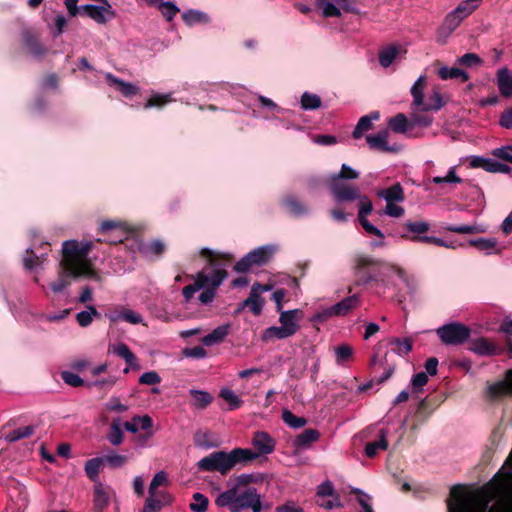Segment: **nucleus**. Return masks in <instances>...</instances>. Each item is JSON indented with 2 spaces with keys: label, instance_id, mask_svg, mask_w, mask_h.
Here are the masks:
<instances>
[{
  "label": "nucleus",
  "instance_id": "36",
  "mask_svg": "<svg viewBox=\"0 0 512 512\" xmlns=\"http://www.w3.org/2000/svg\"><path fill=\"white\" fill-rule=\"evenodd\" d=\"M293 336L291 331L286 327L280 326H272L264 330L263 332V340L269 341L272 339H285Z\"/></svg>",
  "mask_w": 512,
  "mask_h": 512
},
{
  "label": "nucleus",
  "instance_id": "63",
  "mask_svg": "<svg viewBox=\"0 0 512 512\" xmlns=\"http://www.w3.org/2000/svg\"><path fill=\"white\" fill-rule=\"evenodd\" d=\"M351 493L358 496V502L362 507L363 512H374L372 506L369 503L371 497L368 494L364 493L358 488L353 489Z\"/></svg>",
  "mask_w": 512,
  "mask_h": 512
},
{
  "label": "nucleus",
  "instance_id": "38",
  "mask_svg": "<svg viewBox=\"0 0 512 512\" xmlns=\"http://www.w3.org/2000/svg\"><path fill=\"white\" fill-rule=\"evenodd\" d=\"M301 108L304 111L319 109L322 105L321 98L317 94L304 92L300 100Z\"/></svg>",
  "mask_w": 512,
  "mask_h": 512
},
{
  "label": "nucleus",
  "instance_id": "14",
  "mask_svg": "<svg viewBox=\"0 0 512 512\" xmlns=\"http://www.w3.org/2000/svg\"><path fill=\"white\" fill-rule=\"evenodd\" d=\"M265 300L257 293V287L251 288L248 297L236 309V313H240L244 308H248L254 315L261 314Z\"/></svg>",
  "mask_w": 512,
  "mask_h": 512
},
{
  "label": "nucleus",
  "instance_id": "46",
  "mask_svg": "<svg viewBox=\"0 0 512 512\" xmlns=\"http://www.w3.org/2000/svg\"><path fill=\"white\" fill-rule=\"evenodd\" d=\"M219 396L229 404L230 410L238 409L243 401L229 388H222Z\"/></svg>",
  "mask_w": 512,
  "mask_h": 512
},
{
  "label": "nucleus",
  "instance_id": "33",
  "mask_svg": "<svg viewBox=\"0 0 512 512\" xmlns=\"http://www.w3.org/2000/svg\"><path fill=\"white\" fill-rule=\"evenodd\" d=\"M438 75L442 80L460 79L462 82L469 80V75L466 71L457 67L443 66L438 70Z\"/></svg>",
  "mask_w": 512,
  "mask_h": 512
},
{
  "label": "nucleus",
  "instance_id": "3",
  "mask_svg": "<svg viewBox=\"0 0 512 512\" xmlns=\"http://www.w3.org/2000/svg\"><path fill=\"white\" fill-rule=\"evenodd\" d=\"M219 507H227L230 512H242L251 508L253 512H261V495L254 487H232L221 494L215 500Z\"/></svg>",
  "mask_w": 512,
  "mask_h": 512
},
{
  "label": "nucleus",
  "instance_id": "19",
  "mask_svg": "<svg viewBox=\"0 0 512 512\" xmlns=\"http://www.w3.org/2000/svg\"><path fill=\"white\" fill-rule=\"evenodd\" d=\"M302 315V312L298 309L281 311L279 322L283 327H286L294 335L300 328L298 323V317Z\"/></svg>",
  "mask_w": 512,
  "mask_h": 512
},
{
  "label": "nucleus",
  "instance_id": "64",
  "mask_svg": "<svg viewBox=\"0 0 512 512\" xmlns=\"http://www.w3.org/2000/svg\"><path fill=\"white\" fill-rule=\"evenodd\" d=\"M492 155L506 162L512 163V146H502L492 150Z\"/></svg>",
  "mask_w": 512,
  "mask_h": 512
},
{
  "label": "nucleus",
  "instance_id": "31",
  "mask_svg": "<svg viewBox=\"0 0 512 512\" xmlns=\"http://www.w3.org/2000/svg\"><path fill=\"white\" fill-rule=\"evenodd\" d=\"M103 464H104V459L102 457L91 458L85 462V466H84L85 473H86L87 477L94 483H100L99 471H100V467Z\"/></svg>",
  "mask_w": 512,
  "mask_h": 512
},
{
  "label": "nucleus",
  "instance_id": "54",
  "mask_svg": "<svg viewBox=\"0 0 512 512\" xmlns=\"http://www.w3.org/2000/svg\"><path fill=\"white\" fill-rule=\"evenodd\" d=\"M359 177V172L353 169L347 164H342L340 171L337 174H333L330 178H337L343 180H354Z\"/></svg>",
  "mask_w": 512,
  "mask_h": 512
},
{
  "label": "nucleus",
  "instance_id": "56",
  "mask_svg": "<svg viewBox=\"0 0 512 512\" xmlns=\"http://www.w3.org/2000/svg\"><path fill=\"white\" fill-rule=\"evenodd\" d=\"M158 8L161 11L163 17L167 21H171L176 16V14L179 12V8L174 3L170 2V1H167V2L162 1L158 5Z\"/></svg>",
  "mask_w": 512,
  "mask_h": 512
},
{
  "label": "nucleus",
  "instance_id": "43",
  "mask_svg": "<svg viewBox=\"0 0 512 512\" xmlns=\"http://www.w3.org/2000/svg\"><path fill=\"white\" fill-rule=\"evenodd\" d=\"M284 205L294 216H303L308 213V209L305 207V205L298 201L294 196L285 197Z\"/></svg>",
  "mask_w": 512,
  "mask_h": 512
},
{
  "label": "nucleus",
  "instance_id": "40",
  "mask_svg": "<svg viewBox=\"0 0 512 512\" xmlns=\"http://www.w3.org/2000/svg\"><path fill=\"white\" fill-rule=\"evenodd\" d=\"M316 6L322 10V15L325 18L341 16L340 8L334 1L316 0Z\"/></svg>",
  "mask_w": 512,
  "mask_h": 512
},
{
  "label": "nucleus",
  "instance_id": "16",
  "mask_svg": "<svg viewBox=\"0 0 512 512\" xmlns=\"http://www.w3.org/2000/svg\"><path fill=\"white\" fill-rule=\"evenodd\" d=\"M497 86L503 97H512V71L506 67L497 72Z\"/></svg>",
  "mask_w": 512,
  "mask_h": 512
},
{
  "label": "nucleus",
  "instance_id": "44",
  "mask_svg": "<svg viewBox=\"0 0 512 512\" xmlns=\"http://www.w3.org/2000/svg\"><path fill=\"white\" fill-rule=\"evenodd\" d=\"M391 345H395L396 347L393 349V352L397 355L403 356L408 355L413 348V341L410 338H393L390 341Z\"/></svg>",
  "mask_w": 512,
  "mask_h": 512
},
{
  "label": "nucleus",
  "instance_id": "10",
  "mask_svg": "<svg viewBox=\"0 0 512 512\" xmlns=\"http://www.w3.org/2000/svg\"><path fill=\"white\" fill-rule=\"evenodd\" d=\"M81 13L86 14L99 24H104L109 19L115 17V12L112 10L111 4H107V7L94 4H85L81 6Z\"/></svg>",
  "mask_w": 512,
  "mask_h": 512
},
{
  "label": "nucleus",
  "instance_id": "39",
  "mask_svg": "<svg viewBox=\"0 0 512 512\" xmlns=\"http://www.w3.org/2000/svg\"><path fill=\"white\" fill-rule=\"evenodd\" d=\"M480 1L481 0H464L453 10L464 20L478 8Z\"/></svg>",
  "mask_w": 512,
  "mask_h": 512
},
{
  "label": "nucleus",
  "instance_id": "24",
  "mask_svg": "<svg viewBox=\"0 0 512 512\" xmlns=\"http://www.w3.org/2000/svg\"><path fill=\"white\" fill-rule=\"evenodd\" d=\"M112 353L120 358H123L126 364L132 369H139V364L135 354L125 343H119L111 348Z\"/></svg>",
  "mask_w": 512,
  "mask_h": 512
},
{
  "label": "nucleus",
  "instance_id": "11",
  "mask_svg": "<svg viewBox=\"0 0 512 512\" xmlns=\"http://www.w3.org/2000/svg\"><path fill=\"white\" fill-rule=\"evenodd\" d=\"M462 21L463 20L458 16L457 13H455L454 10L449 12L445 16L441 26L438 28L437 41L442 44L445 43L446 39L460 26Z\"/></svg>",
  "mask_w": 512,
  "mask_h": 512
},
{
  "label": "nucleus",
  "instance_id": "30",
  "mask_svg": "<svg viewBox=\"0 0 512 512\" xmlns=\"http://www.w3.org/2000/svg\"><path fill=\"white\" fill-rule=\"evenodd\" d=\"M189 393L193 398L191 406L196 409H205L212 403L213 396L207 391L191 389Z\"/></svg>",
  "mask_w": 512,
  "mask_h": 512
},
{
  "label": "nucleus",
  "instance_id": "26",
  "mask_svg": "<svg viewBox=\"0 0 512 512\" xmlns=\"http://www.w3.org/2000/svg\"><path fill=\"white\" fill-rule=\"evenodd\" d=\"M380 118V114L378 111H373L369 115L362 116L355 129L353 130L352 136L355 139H359L362 135L372 128V121L378 120Z\"/></svg>",
  "mask_w": 512,
  "mask_h": 512
},
{
  "label": "nucleus",
  "instance_id": "6",
  "mask_svg": "<svg viewBox=\"0 0 512 512\" xmlns=\"http://www.w3.org/2000/svg\"><path fill=\"white\" fill-rule=\"evenodd\" d=\"M436 333L445 345L459 346L470 338L471 330L459 322H450L437 328Z\"/></svg>",
  "mask_w": 512,
  "mask_h": 512
},
{
  "label": "nucleus",
  "instance_id": "22",
  "mask_svg": "<svg viewBox=\"0 0 512 512\" xmlns=\"http://www.w3.org/2000/svg\"><path fill=\"white\" fill-rule=\"evenodd\" d=\"M110 495L108 489L100 482L94 485L93 504L96 512H102L109 504Z\"/></svg>",
  "mask_w": 512,
  "mask_h": 512
},
{
  "label": "nucleus",
  "instance_id": "61",
  "mask_svg": "<svg viewBox=\"0 0 512 512\" xmlns=\"http://www.w3.org/2000/svg\"><path fill=\"white\" fill-rule=\"evenodd\" d=\"M167 475L164 471H159L157 472L150 485H149V494L151 496H155L156 495V489L159 487V486H162V485H165L167 483Z\"/></svg>",
  "mask_w": 512,
  "mask_h": 512
},
{
  "label": "nucleus",
  "instance_id": "50",
  "mask_svg": "<svg viewBox=\"0 0 512 512\" xmlns=\"http://www.w3.org/2000/svg\"><path fill=\"white\" fill-rule=\"evenodd\" d=\"M171 101H172V99H171L170 93H167V94L154 93L151 95V97L146 102L144 107L146 109L152 108V107H162Z\"/></svg>",
  "mask_w": 512,
  "mask_h": 512
},
{
  "label": "nucleus",
  "instance_id": "57",
  "mask_svg": "<svg viewBox=\"0 0 512 512\" xmlns=\"http://www.w3.org/2000/svg\"><path fill=\"white\" fill-rule=\"evenodd\" d=\"M102 458L104 459V463H107L111 468H121L128 460L126 455H120L116 453L108 454Z\"/></svg>",
  "mask_w": 512,
  "mask_h": 512
},
{
  "label": "nucleus",
  "instance_id": "5",
  "mask_svg": "<svg viewBox=\"0 0 512 512\" xmlns=\"http://www.w3.org/2000/svg\"><path fill=\"white\" fill-rule=\"evenodd\" d=\"M425 81V76H420L411 87L410 92L413 97L411 110H423L424 112L438 111L443 106L442 97L438 92H435L425 100L423 93Z\"/></svg>",
  "mask_w": 512,
  "mask_h": 512
},
{
  "label": "nucleus",
  "instance_id": "47",
  "mask_svg": "<svg viewBox=\"0 0 512 512\" xmlns=\"http://www.w3.org/2000/svg\"><path fill=\"white\" fill-rule=\"evenodd\" d=\"M420 112H424L423 110H412L411 113V128L413 129L415 126L420 127H429L433 123V117L429 115L421 114Z\"/></svg>",
  "mask_w": 512,
  "mask_h": 512
},
{
  "label": "nucleus",
  "instance_id": "42",
  "mask_svg": "<svg viewBox=\"0 0 512 512\" xmlns=\"http://www.w3.org/2000/svg\"><path fill=\"white\" fill-rule=\"evenodd\" d=\"M399 54V48L396 45L389 46L379 53V63L382 67H389L397 55Z\"/></svg>",
  "mask_w": 512,
  "mask_h": 512
},
{
  "label": "nucleus",
  "instance_id": "8",
  "mask_svg": "<svg viewBox=\"0 0 512 512\" xmlns=\"http://www.w3.org/2000/svg\"><path fill=\"white\" fill-rule=\"evenodd\" d=\"M329 186L337 203L353 202L360 198V189L354 184L346 183L337 178H330Z\"/></svg>",
  "mask_w": 512,
  "mask_h": 512
},
{
  "label": "nucleus",
  "instance_id": "12",
  "mask_svg": "<svg viewBox=\"0 0 512 512\" xmlns=\"http://www.w3.org/2000/svg\"><path fill=\"white\" fill-rule=\"evenodd\" d=\"M93 241L83 240H67L62 244V256H87L92 250Z\"/></svg>",
  "mask_w": 512,
  "mask_h": 512
},
{
  "label": "nucleus",
  "instance_id": "1",
  "mask_svg": "<svg viewBox=\"0 0 512 512\" xmlns=\"http://www.w3.org/2000/svg\"><path fill=\"white\" fill-rule=\"evenodd\" d=\"M101 237L97 242H107L116 248V251L109 253H121L135 255L142 252V243L135 237L130 236L127 226L123 222L106 220L100 225Z\"/></svg>",
  "mask_w": 512,
  "mask_h": 512
},
{
  "label": "nucleus",
  "instance_id": "2",
  "mask_svg": "<svg viewBox=\"0 0 512 512\" xmlns=\"http://www.w3.org/2000/svg\"><path fill=\"white\" fill-rule=\"evenodd\" d=\"M252 449L235 448L230 452L215 451L198 461L200 471L219 472L226 475L237 464H245L254 460Z\"/></svg>",
  "mask_w": 512,
  "mask_h": 512
},
{
  "label": "nucleus",
  "instance_id": "4",
  "mask_svg": "<svg viewBox=\"0 0 512 512\" xmlns=\"http://www.w3.org/2000/svg\"><path fill=\"white\" fill-rule=\"evenodd\" d=\"M60 268L59 278L50 284V288L55 293L63 291L69 285L66 277L78 278L94 275L92 264L88 258H62Z\"/></svg>",
  "mask_w": 512,
  "mask_h": 512
},
{
  "label": "nucleus",
  "instance_id": "53",
  "mask_svg": "<svg viewBox=\"0 0 512 512\" xmlns=\"http://www.w3.org/2000/svg\"><path fill=\"white\" fill-rule=\"evenodd\" d=\"M205 287V279H201L198 275V278L194 284L187 285L182 290V295L185 299V301H190L194 294L199 291L200 289H203Z\"/></svg>",
  "mask_w": 512,
  "mask_h": 512
},
{
  "label": "nucleus",
  "instance_id": "41",
  "mask_svg": "<svg viewBox=\"0 0 512 512\" xmlns=\"http://www.w3.org/2000/svg\"><path fill=\"white\" fill-rule=\"evenodd\" d=\"M182 19L189 26H192L200 22L208 23L210 20L209 16L206 13L193 9L185 11L182 14Z\"/></svg>",
  "mask_w": 512,
  "mask_h": 512
},
{
  "label": "nucleus",
  "instance_id": "29",
  "mask_svg": "<svg viewBox=\"0 0 512 512\" xmlns=\"http://www.w3.org/2000/svg\"><path fill=\"white\" fill-rule=\"evenodd\" d=\"M388 430L381 429L380 430V438L374 442H368L365 446V454L369 458H373L376 456L379 450H386L388 448L387 441Z\"/></svg>",
  "mask_w": 512,
  "mask_h": 512
},
{
  "label": "nucleus",
  "instance_id": "37",
  "mask_svg": "<svg viewBox=\"0 0 512 512\" xmlns=\"http://www.w3.org/2000/svg\"><path fill=\"white\" fill-rule=\"evenodd\" d=\"M34 432H35L34 425L19 427L17 429L10 431L8 434H6L5 440L8 442H16L18 440L31 437L34 434Z\"/></svg>",
  "mask_w": 512,
  "mask_h": 512
},
{
  "label": "nucleus",
  "instance_id": "18",
  "mask_svg": "<svg viewBox=\"0 0 512 512\" xmlns=\"http://www.w3.org/2000/svg\"><path fill=\"white\" fill-rule=\"evenodd\" d=\"M376 195L388 202H403L405 199L404 190L400 183H395L392 186L378 190Z\"/></svg>",
  "mask_w": 512,
  "mask_h": 512
},
{
  "label": "nucleus",
  "instance_id": "13",
  "mask_svg": "<svg viewBox=\"0 0 512 512\" xmlns=\"http://www.w3.org/2000/svg\"><path fill=\"white\" fill-rule=\"evenodd\" d=\"M512 394V370H508L505 379L496 382L487 388V395L490 399H498Z\"/></svg>",
  "mask_w": 512,
  "mask_h": 512
},
{
  "label": "nucleus",
  "instance_id": "55",
  "mask_svg": "<svg viewBox=\"0 0 512 512\" xmlns=\"http://www.w3.org/2000/svg\"><path fill=\"white\" fill-rule=\"evenodd\" d=\"M359 200V212H358V220H362L367 218V215L373 211L372 201L365 195L360 194Z\"/></svg>",
  "mask_w": 512,
  "mask_h": 512
},
{
  "label": "nucleus",
  "instance_id": "51",
  "mask_svg": "<svg viewBox=\"0 0 512 512\" xmlns=\"http://www.w3.org/2000/svg\"><path fill=\"white\" fill-rule=\"evenodd\" d=\"M279 252V247L276 244H267L260 247H257L248 253H246L244 256H272Z\"/></svg>",
  "mask_w": 512,
  "mask_h": 512
},
{
  "label": "nucleus",
  "instance_id": "34",
  "mask_svg": "<svg viewBox=\"0 0 512 512\" xmlns=\"http://www.w3.org/2000/svg\"><path fill=\"white\" fill-rule=\"evenodd\" d=\"M122 423L121 419L115 418L112 420L110 425V431L107 435V440L113 445L118 446L123 442L124 439V433L122 431Z\"/></svg>",
  "mask_w": 512,
  "mask_h": 512
},
{
  "label": "nucleus",
  "instance_id": "32",
  "mask_svg": "<svg viewBox=\"0 0 512 512\" xmlns=\"http://www.w3.org/2000/svg\"><path fill=\"white\" fill-rule=\"evenodd\" d=\"M388 125L395 133L404 134L408 130L412 129L410 120H408L406 115L403 113H398L394 117L390 118Z\"/></svg>",
  "mask_w": 512,
  "mask_h": 512
},
{
  "label": "nucleus",
  "instance_id": "60",
  "mask_svg": "<svg viewBox=\"0 0 512 512\" xmlns=\"http://www.w3.org/2000/svg\"><path fill=\"white\" fill-rule=\"evenodd\" d=\"M446 230L459 234H474L481 230L478 225H448L445 227Z\"/></svg>",
  "mask_w": 512,
  "mask_h": 512
},
{
  "label": "nucleus",
  "instance_id": "7",
  "mask_svg": "<svg viewBox=\"0 0 512 512\" xmlns=\"http://www.w3.org/2000/svg\"><path fill=\"white\" fill-rule=\"evenodd\" d=\"M450 495L457 503L448 501V512H487L488 501L468 502L463 499L460 485L453 486Z\"/></svg>",
  "mask_w": 512,
  "mask_h": 512
},
{
  "label": "nucleus",
  "instance_id": "48",
  "mask_svg": "<svg viewBox=\"0 0 512 512\" xmlns=\"http://www.w3.org/2000/svg\"><path fill=\"white\" fill-rule=\"evenodd\" d=\"M282 419L284 423L291 428H302L307 423V420L304 417H298L288 409L283 410Z\"/></svg>",
  "mask_w": 512,
  "mask_h": 512
},
{
  "label": "nucleus",
  "instance_id": "23",
  "mask_svg": "<svg viewBox=\"0 0 512 512\" xmlns=\"http://www.w3.org/2000/svg\"><path fill=\"white\" fill-rule=\"evenodd\" d=\"M229 328V324L216 327L211 333L202 338V344L205 346H213L222 343L229 334Z\"/></svg>",
  "mask_w": 512,
  "mask_h": 512
},
{
  "label": "nucleus",
  "instance_id": "20",
  "mask_svg": "<svg viewBox=\"0 0 512 512\" xmlns=\"http://www.w3.org/2000/svg\"><path fill=\"white\" fill-rule=\"evenodd\" d=\"M378 276L381 281L386 283L395 284V278H399L406 284H409L405 272L399 267L383 266L380 268Z\"/></svg>",
  "mask_w": 512,
  "mask_h": 512
},
{
  "label": "nucleus",
  "instance_id": "25",
  "mask_svg": "<svg viewBox=\"0 0 512 512\" xmlns=\"http://www.w3.org/2000/svg\"><path fill=\"white\" fill-rule=\"evenodd\" d=\"M470 350L481 356H490L497 354V348L486 338L480 337L471 342Z\"/></svg>",
  "mask_w": 512,
  "mask_h": 512
},
{
  "label": "nucleus",
  "instance_id": "9",
  "mask_svg": "<svg viewBox=\"0 0 512 512\" xmlns=\"http://www.w3.org/2000/svg\"><path fill=\"white\" fill-rule=\"evenodd\" d=\"M251 443L255 449L252 450V453L256 455L254 460L261 455L272 453L275 449V440L267 432L264 431L255 432Z\"/></svg>",
  "mask_w": 512,
  "mask_h": 512
},
{
  "label": "nucleus",
  "instance_id": "17",
  "mask_svg": "<svg viewBox=\"0 0 512 512\" xmlns=\"http://www.w3.org/2000/svg\"><path fill=\"white\" fill-rule=\"evenodd\" d=\"M388 131L383 130L378 132L377 134H371L366 136V141L369 144L370 148L379 150L382 152H394L396 149L390 147L387 142Z\"/></svg>",
  "mask_w": 512,
  "mask_h": 512
},
{
  "label": "nucleus",
  "instance_id": "52",
  "mask_svg": "<svg viewBox=\"0 0 512 512\" xmlns=\"http://www.w3.org/2000/svg\"><path fill=\"white\" fill-rule=\"evenodd\" d=\"M353 355V348L348 344H341L335 348L336 362L339 365L344 364Z\"/></svg>",
  "mask_w": 512,
  "mask_h": 512
},
{
  "label": "nucleus",
  "instance_id": "45",
  "mask_svg": "<svg viewBox=\"0 0 512 512\" xmlns=\"http://www.w3.org/2000/svg\"><path fill=\"white\" fill-rule=\"evenodd\" d=\"M209 505V499L200 492H195L192 495V502L189 508L192 512H206Z\"/></svg>",
  "mask_w": 512,
  "mask_h": 512
},
{
  "label": "nucleus",
  "instance_id": "49",
  "mask_svg": "<svg viewBox=\"0 0 512 512\" xmlns=\"http://www.w3.org/2000/svg\"><path fill=\"white\" fill-rule=\"evenodd\" d=\"M431 181L439 185L442 183L460 184L463 180L456 174V167H451L445 176H435Z\"/></svg>",
  "mask_w": 512,
  "mask_h": 512
},
{
  "label": "nucleus",
  "instance_id": "58",
  "mask_svg": "<svg viewBox=\"0 0 512 512\" xmlns=\"http://www.w3.org/2000/svg\"><path fill=\"white\" fill-rule=\"evenodd\" d=\"M88 310L77 313L76 319L80 326L86 327L92 322V316L97 315L98 312L94 306H87Z\"/></svg>",
  "mask_w": 512,
  "mask_h": 512
},
{
  "label": "nucleus",
  "instance_id": "59",
  "mask_svg": "<svg viewBox=\"0 0 512 512\" xmlns=\"http://www.w3.org/2000/svg\"><path fill=\"white\" fill-rule=\"evenodd\" d=\"M511 167L507 164L498 162L494 159H488L486 171L490 173H502V174H509L511 172Z\"/></svg>",
  "mask_w": 512,
  "mask_h": 512
},
{
  "label": "nucleus",
  "instance_id": "28",
  "mask_svg": "<svg viewBox=\"0 0 512 512\" xmlns=\"http://www.w3.org/2000/svg\"><path fill=\"white\" fill-rule=\"evenodd\" d=\"M106 79L109 84L116 85L117 90L125 97H131L138 92V87L132 83L125 82L111 73H107Z\"/></svg>",
  "mask_w": 512,
  "mask_h": 512
},
{
  "label": "nucleus",
  "instance_id": "15",
  "mask_svg": "<svg viewBox=\"0 0 512 512\" xmlns=\"http://www.w3.org/2000/svg\"><path fill=\"white\" fill-rule=\"evenodd\" d=\"M24 46L28 49L29 53L36 58L43 57L47 49L39 42L37 36L30 29L22 31Z\"/></svg>",
  "mask_w": 512,
  "mask_h": 512
},
{
  "label": "nucleus",
  "instance_id": "27",
  "mask_svg": "<svg viewBox=\"0 0 512 512\" xmlns=\"http://www.w3.org/2000/svg\"><path fill=\"white\" fill-rule=\"evenodd\" d=\"M319 438L320 433L318 430L306 429L293 440V445L296 448H308L312 443L318 441Z\"/></svg>",
  "mask_w": 512,
  "mask_h": 512
},
{
  "label": "nucleus",
  "instance_id": "35",
  "mask_svg": "<svg viewBox=\"0 0 512 512\" xmlns=\"http://www.w3.org/2000/svg\"><path fill=\"white\" fill-rule=\"evenodd\" d=\"M199 276L205 279V287L210 285L216 289L227 277V272L224 269H215L209 274L200 273Z\"/></svg>",
  "mask_w": 512,
  "mask_h": 512
},
{
  "label": "nucleus",
  "instance_id": "21",
  "mask_svg": "<svg viewBox=\"0 0 512 512\" xmlns=\"http://www.w3.org/2000/svg\"><path fill=\"white\" fill-rule=\"evenodd\" d=\"M361 304L360 297L357 294L348 296L340 302L333 305V310L337 316H345L352 310L358 308Z\"/></svg>",
  "mask_w": 512,
  "mask_h": 512
},
{
  "label": "nucleus",
  "instance_id": "62",
  "mask_svg": "<svg viewBox=\"0 0 512 512\" xmlns=\"http://www.w3.org/2000/svg\"><path fill=\"white\" fill-rule=\"evenodd\" d=\"M262 477L259 474H241L236 479V484L233 487H249L250 483H255L261 480Z\"/></svg>",
  "mask_w": 512,
  "mask_h": 512
}]
</instances>
